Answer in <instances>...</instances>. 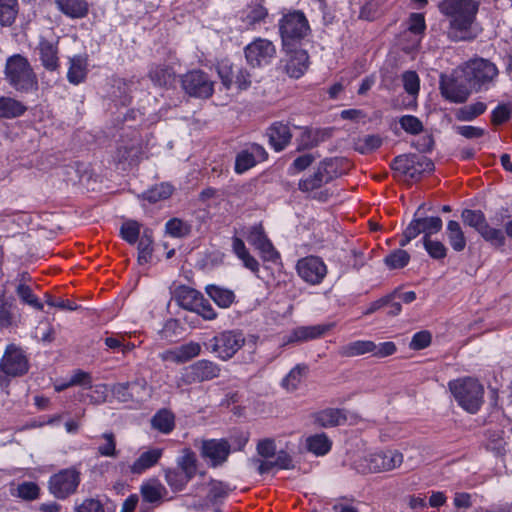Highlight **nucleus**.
I'll list each match as a JSON object with an SVG mask.
<instances>
[{"instance_id":"obj_62","label":"nucleus","mask_w":512,"mask_h":512,"mask_svg":"<svg viewBox=\"0 0 512 512\" xmlns=\"http://www.w3.org/2000/svg\"><path fill=\"white\" fill-rule=\"evenodd\" d=\"M401 128L410 134H419L423 130L422 122L413 115H404L399 119Z\"/></svg>"},{"instance_id":"obj_38","label":"nucleus","mask_w":512,"mask_h":512,"mask_svg":"<svg viewBox=\"0 0 512 512\" xmlns=\"http://www.w3.org/2000/svg\"><path fill=\"white\" fill-rule=\"evenodd\" d=\"M27 110L26 106L11 97H0V119H13L20 117Z\"/></svg>"},{"instance_id":"obj_4","label":"nucleus","mask_w":512,"mask_h":512,"mask_svg":"<svg viewBox=\"0 0 512 512\" xmlns=\"http://www.w3.org/2000/svg\"><path fill=\"white\" fill-rule=\"evenodd\" d=\"M29 371V360L24 349L14 343L5 347L0 359V388L9 385L11 378L21 377Z\"/></svg>"},{"instance_id":"obj_1","label":"nucleus","mask_w":512,"mask_h":512,"mask_svg":"<svg viewBox=\"0 0 512 512\" xmlns=\"http://www.w3.org/2000/svg\"><path fill=\"white\" fill-rule=\"evenodd\" d=\"M477 0H442L438 8L450 18L448 37L453 41H471L475 39L480 29L476 24L479 10Z\"/></svg>"},{"instance_id":"obj_17","label":"nucleus","mask_w":512,"mask_h":512,"mask_svg":"<svg viewBox=\"0 0 512 512\" xmlns=\"http://www.w3.org/2000/svg\"><path fill=\"white\" fill-rule=\"evenodd\" d=\"M365 461L370 472L390 471L402 464L403 455L397 450H385L370 454Z\"/></svg>"},{"instance_id":"obj_31","label":"nucleus","mask_w":512,"mask_h":512,"mask_svg":"<svg viewBox=\"0 0 512 512\" xmlns=\"http://www.w3.org/2000/svg\"><path fill=\"white\" fill-rule=\"evenodd\" d=\"M69 63L67 79L71 84L78 85L83 82L87 76V57L76 55L70 58Z\"/></svg>"},{"instance_id":"obj_25","label":"nucleus","mask_w":512,"mask_h":512,"mask_svg":"<svg viewBox=\"0 0 512 512\" xmlns=\"http://www.w3.org/2000/svg\"><path fill=\"white\" fill-rule=\"evenodd\" d=\"M330 136L331 133L328 129H313L305 127L303 128L300 136L296 139L298 145L297 151L314 148Z\"/></svg>"},{"instance_id":"obj_13","label":"nucleus","mask_w":512,"mask_h":512,"mask_svg":"<svg viewBox=\"0 0 512 512\" xmlns=\"http://www.w3.org/2000/svg\"><path fill=\"white\" fill-rule=\"evenodd\" d=\"M183 89L191 96L209 98L214 91L213 81L202 71L193 70L181 79Z\"/></svg>"},{"instance_id":"obj_22","label":"nucleus","mask_w":512,"mask_h":512,"mask_svg":"<svg viewBox=\"0 0 512 512\" xmlns=\"http://www.w3.org/2000/svg\"><path fill=\"white\" fill-rule=\"evenodd\" d=\"M329 328V325H312L296 327L283 337L282 346L290 344H299L320 338L329 330Z\"/></svg>"},{"instance_id":"obj_59","label":"nucleus","mask_w":512,"mask_h":512,"mask_svg":"<svg viewBox=\"0 0 512 512\" xmlns=\"http://www.w3.org/2000/svg\"><path fill=\"white\" fill-rule=\"evenodd\" d=\"M165 228L166 232L172 237H184L190 232V226L178 218L169 220L166 223Z\"/></svg>"},{"instance_id":"obj_41","label":"nucleus","mask_w":512,"mask_h":512,"mask_svg":"<svg viewBox=\"0 0 512 512\" xmlns=\"http://www.w3.org/2000/svg\"><path fill=\"white\" fill-rule=\"evenodd\" d=\"M154 85L159 87H168L175 80V73L171 67L166 65H154L150 68L148 74Z\"/></svg>"},{"instance_id":"obj_12","label":"nucleus","mask_w":512,"mask_h":512,"mask_svg":"<svg viewBox=\"0 0 512 512\" xmlns=\"http://www.w3.org/2000/svg\"><path fill=\"white\" fill-rule=\"evenodd\" d=\"M439 88L441 95L453 103H464L470 95V87L461 74L454 70L451 76L441 75Z\"/></svg>"},{"instance_id":"obj_8","label":"nucleus","mask_w":512,"mask_h":512,"mask_svg":"<svg viewBox=\"0 0 512 512\" xmlns=\"http://www.w3.org/2000/svg\"><path fill=\"white\" fill-rule=\"evenodd\" d=\"M391 168L407 179L417 181L423 175L433 172L434 163L423 155L404 154L394 158Z\"/></svg>"},{"instance_id":"obj_18","label":"nucleus","mask_w":512,"mask_h":512,"mask_svg":"<svg viewBox=\"0 0 512 512\" xmlns=\"http://www.w3.org/2000/svg\"><path fill=\"white\" fill-rule=\"evenodd\" d=\"M267 158L268 153L263 146L251 143L236 155L235 172L242 174Z\"/></svg>"},{"instance_id":"obj_14","label":"nucleus","mask_w":512,"mask_h":512,"mask_svg":"<svg viewBox=\"0 0 512 512\" xmlns=\"http://www.w3.org/2000/svg\"><path fill=\"white\" fill-rule=\"evenodd\" d=\"M297 273L302 280L311 285L320 284L327 275V266L317 256H307L298 260Z\"/></svg>"},{"instance_id":"obj_30","label":"nucleus","mask_w":512,"mask_h":512,"mask_svg":"<svg viewBox=\"0 0 512 512\" xmlns=\"http://www.w3.org/2000/svg\"><path fill=\"white\" fill-rule=\"evenodd\" d=\"M445 235L451 248L461 252L466 248L467 240L459 222L450 220L447 222Z\"/></svg>"},{"instance_id":"obj_39","label":"nucleus","mask_w":512,"mask_h":512,"mask_svg":"<svg viewBox=\"0 0 512 512\" xmlns=\"http://www.w3.org/2000/svg\"><path fill=\"white\" fill-rule=\"evenodd\" d=\"M164 478L173 492L183 491L187 484L193 479L176 467L166 468L164 470Z\"/></svg>"},{"instance_id":"obj_54","label":"nucleus","mask_w":512,"mask_h":512,"mask_svg":"<svg viewBox=\"0 0 512 512\" xmlns=\"http://www.w3.org/2000/svg\"><path fill=\"white\" fill-rule=\"evenodd\" d=\"M410 260L407 251L398 249L385 257V264L391 269H399L405 267Z\"/></svg>"},{"instance_id":"obj_56","label":"nucleus","mask_w":512,"mask_h":512,"mask_svg":"<svg viewBox=\"0 0 512 512\" xmlns=\"http://www.w3.org/2000/svg\"><path fill=\"white\" fill-rule=\"evenodd\" d=\"M382 145V139L378 135H366L360 138L356 143V149L366 154L378 149Z\"/></svg>"},{"instance_id":"obj_44","label":"nucleus","mask_w":512,"mask_h":512,"mask_svg":"<svg viewBox=\"0 0 512 512\" xmlns=\"http://www.w3.org/2000/svg\"><path fill=\"white\" fill-rule=\"evenodd\" d=\"M97 452L102 457L116 458L119 455L117 440L113 432H104L97 437Z\"/></svg>"},{"instance_id":"obj_36","label":"nucleus","mask_w":512,"mask_h":512,"mask_svg":"<svg viewBox=\"0 0 512 512\" xmlns=\"http://www.w3.org/2000/svg\"><path fill=\"white\" fill-rule=\"evenodd\" d=\"M177 469L194 478L198 470V459L196 453L190 448L181 450L180 455L176 458Z\"/></svg>"},{"instance_id":"obj_48","label":"nucleus","mask_w":512,"mask_h":512,"mask_svg":"<svg viewBox=\"0 0 512 512\" xmlns=\"http://www.w3.org/2000/svg\"><path fill=\"white\" fill-rule=\"evenodd\" d=\"M18 13L17 0H0V23L3 26L11 25Z\"/></svg>"},{"instance_id":"obj_46","label":"nucleus","mask_w":512,"mask_h":512,"mask_svg":"<svg viewBox=\"0 0 512 512\" xmlns=\"http://www.w3.org/2000/svg\"><path fill=\"white\" fill-rule=\"evenodd\" d=\"M487 109L484 102H475L458 108L455 111V118L458 121H472L478 116L482 115Z\"/></svg>"},{"instance_id":"obj_27","label":"nucleus","mask_w":512,"mask_h":512,"mask_svg":"<svg viewBox=\"0 0 512 512\" xmlns=\"http://www.w3.org/2000/svg\"><path fill=\"white\" fill-rule=\"evenodd\" d=\"M422 207H419L414 215L413 220L410 222V226L415 230H419V234L423 233L424 237L430 238L432 234L439 232L442 228V219L436 217H423L420 215Z\"/></svg>"},{"instance_id":"obj_42","label":"nucleus","mask_w":512,"mask_h":512,"mask_svg":"<svg viewBox=\"0 0 512 512\" xmlns=\"http://www.w3.org/2000/svg\"><path fill=\"white\" fill-rule=\"evenodd\" d=\"M232 249L247 269L253 273L259 272V262L248 252L242 239L234 237L232 239Z\"/></svg>"},{"instance_id":"obj_32","label":"nucleus","mask_w":512,"mask_h":512,"mask_svg":"<svg viewBox=\"0 0 512 512\" xmlns=\"http://www.w3.org/2000/svg\"><path fill=\"white\" fill-rule=\"evenodd\" d=\"M375 349V343L370 340H356L339 347L338 354L342 357H357L371 354Z\"/></svg>"},{"instance_id":"obj_47","label":"nucleus","mask_w":512,"mask_h":512,"mask_svg":"<svg viewBox=\"0 0 512 512\" xmlns=\"http://www.w3.org/2000/svg\"><path fill=\"white\" fill-rule=\"evenodd\" d=\"M137 387L141 389L146 388V382H126V383H117L112 388L113 395L121 402H128L132 400L133 394L130 390H133Z\"/></svg>"},{"instance_id":"obj_21","label":"nucleus","mask_w":512,"mask_h":512,"mask_svg":"<svg viewBox=\"0 0 512 512\" xmlns=\"http://www.w3.org/2000/svg\"><path fill=\"white\" fill-rule=\"evenodd\" d=\"M331 160L325 159L318 163L313 174L299 180L298 189L303 193H309L320 189L324 184L331 180L328 167Z\"/></svg>"},{"instance_id":"obj_49","label":"nucleus","mask_w":512,"mask_h":512,"mask_svg":"<svg viewBox=\"0 0 512 512\" xmlns=\"http://www.w3.org/2000/svg\"><path fill=\"white\" fill-rule=\"evenodd\" d=\"M173 193V186L169 183H161L143 193V198L150 203L165 200Z\"/></svg>"},{"instance_id":"obj_37","label":"nucleus","mask_w":512,"mask_h":512,"mask_svg":"<svg viewBox=\"0 0 512 512\" xmlns=\"http://www.w3.org/2000/svg\"><path fill=\"white\" fill-rule=\"evenodd\" d=\"M308 366L306 364H297L292 368L289 373L282 379L281 386L287 392H294L298 390L303 379L307 375Z\"/></svg>"},{"instance_id":"obj_16","label":"nucleus","mask_w":512,"mask_h":512,"mask_svg":"<svg viewBox=\"0 0 512 512\" xmlns=\"http://www.w3.org/2000/svg\"><path fill=\"white\" fill-rule=\"evenodd\" d=\"M218 364L210 360H199L185 369L183 380L186 384L209 381L220 375Z\"/></svg>"},{"instance_id":"obj_45","label":"nucleus","mask_w":512,"mask_h":512,"mask_svg":"<svg viewBox=\"0 0 512 512\" xmlns=\"http://www.w3.org/2000/svg\"><path fill=\"white\" fill-rule=\"evenodd\" d=\"M332 446V442L324 433L314 434L306 439V447L309 452L316 456L327 454Z\"/></svg>"},{"instance_id":"obj_33","label":"nucleus","mask_w":512,"mask_h":512,"mask_svg":"<svg viewBox=\"0 0 512 512\" xmlns=\"http://www.w3.org/2000/svg\"><path fill=\"white\" fill-rule=\"evenodd\" d=\"M39 54L42 65L49 71H55L59 67L58 48L55 44L42 40L39 43Z\"/></svg>"},{"instance_id":"obj_52","label":"nucleus","mask_w":512,"mask_h":512,"mask_svg":"<svg viewBox=\"0 0 512 512\" xmlns=\"http://www.w3.org/2000/svg\"><path fill=\"white\" fill-rule=\"evenodd\" d=\"M19 319L12 311V305L6 301L0 303V329L18 326Z\"/></svg>"},{"instance_id":"obj_6","label":"nucleus","mask_w":512,"mask_h":512,"mask_svg":"<svg viewBox=\"0 0 512 512\" xmlns=\"http://www.w3.org/2000/svg\"><path fill=\"white\" fill-rule=\"evenodd\" d=\"M81 472L75 466L64 468L49 477L47 487L56 499L65 500L77 492Z\"/></svg>"},{"instance_id":"obj_61","label":"nucleus","mask_w":512,"mask_h":512,"mask_svg":"<svg viewBox=\"0 0 512 512\" xmlns=\"http://www.w3.org/2000/svg\"><path fill=\"white\" fill-rule=\"evenodd\" d=\"M267 10L260 4L251 5L245 12L244 21L248 25H254L265 19Z\"/></svg>"},{"instance_id":"obj_20","label":"nucleus","mask_w":512,"mask_h":512,"mask_svg":"<svg viewBox=\"0 0 512 512\" xmlns=\"http://www.w3.org/2000/svg\"><path fill=\"white\" fill-rule=\"evenodd\" d=\"M286 56L282 60L286 73L292 78H300L308 69L309 56L304 49L284 48Z\"/></svg>"},{"instance_id":"obj_53","label":"nucleus","mask_w":512,"mask_h":512,"mask_svg":"<svg viewBox=\"0 0 512 512\" xmlns=\"http://www.w3.org/2000/svg\"><path fill=\"white\" fill-rule=\"evenodd\" d=\"M120 234L129 244H135L139 239L140 224L133 220L126 221L120 228Z\"/></svg>"},{"instance_id":"obj_63","label":"nucleus","mask_w":512,"mask_h":512,"mask_svg":"<svg viewBox=\"0 0 512 512\" xmlns=\"http://www.w3.org/2000/svg\"><path fill=\"white\" fill-rule=\"evenodd\" d=\"M266 240H268V238L265 235L261 224H256L249 228L247 233V241L255 248L264 243Z\"/></svg>"},{"instance_id":"obj_55","label":"nucleus","mask_w":512,"mask_h":512,"mask_svg":"<svg viewBox=\"0 0 512 512\" xmlns=\"http://www.w3.org/2000/svg\"><path fill=\"white\" fill-rule=\"evenodd\" d=\"M16 293L25 304L32 306L36 310H43V304L33 294L29 286L25 284H19L17 286Z\"/></svg>"},{"instance_id":"obj_11","label":"nucleus","mask_w":512,"mask_h":512,"mask_svg":"<svg viewBox=\"0 0 512 512\" xmlns=\"http://www.w3.org/2000/svg\"><path fill=\"white\" fill-rule=\"evenodd\" d=\"M247 63L252 67H263L272 62L276 56V47L272 41L256 38L244 48Z\"/></svg>"},{"instance_id":"obj_40","label":"nucleus","mask_w":512,"mask_h":512,"mask_svg":"<svg viewBox=\"0 0 512 512\" xmlns=\"http://www.w3.org/2000/svg\"><path fill=\"white\" fill-rule=\"evenodd\" d=\"M140 492L144 501L151 504H159L166 495L167 490L159 481L152 480L142 484Z\"/></svg>"},{"instance_id":"obj_51","label":"nucleus","mask_w":512,"mask_h":512,"mask_svg":"<svg viewBox=\"0 0 512 512\" xmlns=\"http://www.w3.org/2000/svg\"><path fill=\"white\" fill-rule=\"evenodd\" d=\"M152 236L151 231L145 230L138 243V262L140 264L148 263L152 258Z\"/></svg>"},{"instance_id":"obj_19","label":"nucleus","mask_w":512,"mask_h":512,"mask_svg":"<svg viewBox=\"0 0 512 512\" xmlns=\"http://www.w3.org/2000/svg\"><path fill=\"white\" fill-rule=\"evenodd\" d=\"M230 450V444L224 439L204 440L201 446V456L209 460L212 467H217L227 460Z\"/></svg>"},{"instance_id":"obj_26","label":"nucleus","mask_w":512,"mask_h":512,"mask_svg":"<svg viewBox=\"0 0 512 512\" xmlns=\"http://www.w3.org/2000/svg\"><path fill=\"white\" fill-rule=\"evenodd\" d=\"M57 9L71 19H82L89 13L87 0H53Z\"/></svg>"},{"instance_id":"obj_64","label":"nucleus","mask_w":512,"mask_h":512,"mask_svg":"<svg viewBox=\"0 0 512 512\" xmlns=\"http://www.w3.org/2000/svg\"><path fill=\"white\" fill-rule=\"evenodd\" d=\"M512 110L507 104L498 105L491 113V122L494 125H501L511 117Z\"/></svg>"},{"instance_id":"obj_24","label":"nucleus","mask_w":512,"mask_h":512,"mask_svg":"<svg viewBox=\"0 0 512 512\" xmlns=\"http://www.w3.org/2000/svg\"><path fill=\"white\" fill-rule=\"evenodd\" d=\"M269 143L271 147L276 151L280 152L284 150L292 139V133L290 127L283 122H275L269 128L267 132Z\"/></svg>"},{"instance_id":"obj_2","label":"nucleus","mask_w":512,"mask_h":512,"mask_svg":"<svg viewBox=\"0 0 512 512\" xmlns=\"http://www.w3.org/2000/svg\"><path fill=\"white\" fill-rule=\"evenodd\" d=\"M470 89L475 92L487 91L494 84L499 71L497 66L488 59L474 58L456 69Z\"/></svg>"},{"instance_id":"obj_43","label":"nucleus","mask_w":512,"mask_h":512,"mask_svg":"<svg viewBox=\"0 0 512 512\" xmlns=\"http://www.w3.org/2000/svg\"><path fill=\"white\" fill-rule=\"evenodd\" d=\"M206 293L221 308H228L235 301V294L232 290L217 285H208Z\"/></svg>"},{"instance_id":"obj_57","label":"nucleus","mask_w":512,"mask_h":512,"mask_svg":"<svg viewBox=\"0 0 512 512\" xmlns=\"http://www.w3.org/2000/svg\"><path fill=\"white\" fill-rule=\"evenodd\" d=\"M217 71L223 85L229 89L234 82L236 69L229 61H221L217 66Z\"/></svg>"},{"instance_id":"obj_3","label":"nucleus","mask_w":512,"mask_h":512,"mask_svg":"<svg viewBox=\"0 0 512 512\" xmlns=\"http://www.w3.org/2000/svg\"><path fill=\"white\" fill-rule=\"evenodd\" d=\"M448 388L458 405L471 414L478 412L484 402V387L475 378L451 380Z\"/></svg>"},{"instance_id":"obj_29","label":"nucleus","mask_w":512,"mask_h":512,"mask_svg":"<svg viewBox=\"0 0 512 512\" xmlns=\"http://www.w3.org/2000/svg\"><path fill=\"white\" fill-rule=\"evenodd\" d=\"M203 294L199 291L182 286L176 292V300L178 304L185 310L193 312L197 310L202 300Z\"/></svg>"},{"instance_id":"obj_7","label":"nucleus","mask_w":512,"mask_h":512,"mask_svg":"<svg viewBox=\"0 0 512 512\" xmlns=\"http://www.w3.org/2000/svg\"><path fill=\"white\" fill-rule=\"evenodd\" d=\"M279 31L284 48L291 47L295 42L304 39L310 27L308 20L301 11L289 12L279 21Z\"/></svg>"},{"instance_id":"obj_10","label":"nucleus","mask_w":512,"mask_h":512,"mask_svg":"<svg viewBox=\"0 0 512 512\" xmlns=\"http://www.w3.org/2000/svg\"><path fill=\"white\" fill-rule=\"evenodd\" d=\"M244 333L240 330H226L209 340L207 348L223 361L231 359L245 344Z\"/></svg>"},{"instance_id":"obj_15","label":"nucleus","mask_w":512,"mask_h":512,"mask_svg":"<svg viewBox=\"0 0 512 512\" xmlns=\"http://www.w3.org/2000/svg\"><path fill=\"white\" fill-rule=\"evenodd\" d=\"M163 455L162 448H151L139 455V457L130 465L125 462H119L115 468L119 470L122 475H141L146 470L154 467Z\"/></svg>"},{"instance_id":"obj_58","label":"nucleus","mask_w":512,"mask_h":512,"mask_svg":"<svg viewBox=\"0 0 512 512\" xmlns=\"http://www.w3.org/2000/svg\"><path fill=\"white\" fill-rule=\"evenodd\" d=\"M423 245L427 253L434 259H443L446 257L447 248L440 241L431 240V238L423 237Z\"/></svg>"},{"instance_id":"obj_34","label":"nucleus","mask_w":512,"mask_h":512,"mask_svg":"<svg viewBox=\"0 0 512 512\" xmlns=\"http://www.w3.org/2000/svg\"><path fill=\"white\" fill-rule=\"evenodd\" d=\"M151 426L162 434H170L175 428V415L166 408L160 409L151 418Z\"/></svg>"},{"instance_id":"obj_28","label":"nucleus","mask_w":512,"mask_h":512,"mask_svg":"<svg viewBox=\"0 0 512 512\" xmlns=\"http://www.w3.org/2000/svg\"><path fill=\"white\" fill-rule=\"evenodd\" d=\"M315 424L328 428L342 425L346 422V416L340 409L327 408L313 415Z\"/></svg>"},{"instance_id":"obj_5","label":"nucleus","mask_w":512,"mask_h":512,"mask_svg":"<svg viewBox=\"0 0 512 512\" xmlns=\"http://www.w3.org/2000/svg\"><path fill=\"white\" fill-rule=\"evenodd\" d=\"M8 83L18 91L28 92L38 87V81L28 60L17 54L8 58L5 67Z\"/></svg>"},{"instance_id":"obj_60","label":"nucleus","mask_w":512,"mask_h":512,"mask_svg":"<svg viewBox=\"0 0 512 512\" xmlns=\"http://www.w3.org/2000/svg\"><path fill=\"white\" fill-rule=\"evenodd\" d=\"M315 161V156L311 153L303 154L294 159L288 168L290 175H296L306 170Z\"/></svg>"},{"instance_id":"obj_9","label":"nucleus","mask_w":512,"mask_h":512,"mask_svg":"<svg viewBox=\"0 0 512 512\" xmlns=\"http://www.w3.org/2000/svg\"><path fill=\"white\" fill-rule=\"evenodd\" d=\"M461 218L465 225L475 229L490 245L501 247L505 244V235L502 230L490 226L481 210L464 209Z\"/></svg>"},{"instance_id":"obj_50","label":"nucleus","mask_w":512,"mask_h":512,"mask_svg":"<svg viewBox=\"0 0 512 512\" xmlns=\"http://www.w3.org/2000/svg\"><path fill=\"white\" fill-rule=\"evenodd\" d=\"M11 494L23 500L32 501L39 497L40 488L36 483L27 481L19 484Z\"/></svg>"},{"instance_id":"obj_35","label":"nucleus","mask_w":512,"mask_h":512,"mask_svg":"<svg viewBox=\"0 0 512 512\" xmlns=\"http://www.w3.org/2000/svg\"><path fill=\"white\" fill-rule=\"evenodd\" d=\"M208 487L206 499L212 505L222 504L233 490L228 483L216 479H210Z\"/></svg>"},{"instance_id":"obj_23","label":"nucleus","mask_w":512,"mask_h":512,"mask_svg":"<svg viewBox=\"0 0 512 512\" xmlns=\"http://www.w3.org/2000/svg\"><path fill=\"white\" fill-rule=\"evenodd\" d=\"M201 353V345L190 341L179 347L167 350L162 354V359L173 363L181 364L190 361Z\"/></svg>"}]
</instances>
